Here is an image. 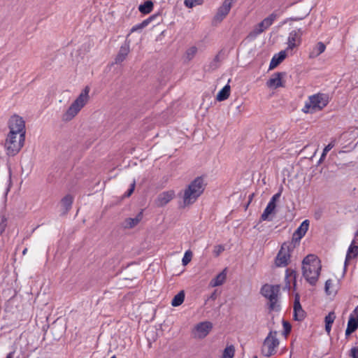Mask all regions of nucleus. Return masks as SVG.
I'll return each mask as SVG.
<instances>
[{
    "label": "nucleus",
    "mask_w": 358,
    "mask_h": 358,
    "mask_svg": "<svg viewBox=\"0 0 358 358\" xmlns=\"http://www.w3.org/2000/svg\"><path fill=\"white\" fill-rule=\"evenodd\" d=\"M110 358H117L115 356H113Z\"/></svg>",
    "instance_id": "obj_46"
},
{
    "label": "nucleus",
    "mask_w": 358,
    "mask_h": 358,
    "mask_svg": "<svg viewBox=\"0 0 358 358\" xmlns=\"http://www.w3.org/2000/svg\"><path fill=\"white\" fill-rule=\"evenodd\" d=\"M143 219V213L140 212L134 217H128L122 222V227L125 229H131L139 224Z\"/></svg>",
    "instance_id": "obj_21"
},
{
    "label": "nucleus",
    "mask_w": 358,
    "mask_h": 358,
    "mask_svg": "<svg viewBox=\"0 0 358 358\" xmlns=\"http://www.w3.org/2000/svg\"><path fill=\"white\" fill-rule=\"evenodd\" d=\"M305 317V312L300 303V296L298 293L295 294L294 302V317L296 320L301 321Z\"/></svg>",
    "instance_id": "obj_19"
},
{
    "label": "nucleus",
    "mask_w": 358,
    "mask_h": 358,
    "mask_svg": "<svg viewBox=\"0 0 358 358\" xmlns=\"http://www.w3.org/2000/svg\"><path fill=\"white\" fill-rule=\"evenodd\" d=\"M351 356L353 358H358V348H355L351 350Z\"/></svg>",
    "instance_id": "obj_41"
},
{
    "label": "nucleus",
    "mask_w": 358,
    "mask_h": 358,
    "mask_svg": "<svg viewBox=\"0 0 358 358\" xmlns=\"http://www.w3.org/2000/svg\"><path fill=\"white\" fill-rule=\"evenodd\" d=\"M273 134H274V131H273V130H271V129H268V130L266 131V137L267 138H271V139H273V137H274V136H273Z\"/></svg>",
    "instance_id": "obj_43"
},
{
    "label": "nucleus",
    "mask_w": 358,
    "mask_h": 358,
    "mask_svg": "<svg viewBox=\"0 0 358 358\" xmlns=\"http://www.w3.org/2000/svg\"><path fill=\"white\" fill-rule=\"evenodd\" d=\"M184 299L185 294L183 291H181L173 297L171 301V305L174 307L178 306L183 303Z\"/></svg>",
    "instance_id": "obj_31"
},
{
    "label": "nucleus",
    "mask_w": 358,
    "mask_h": 358,
    "mask_svg": "<svg viewBox=\"0 0 358 358\" xmlns=\"http://www.w3.org/2000/svg\"><path fill=\"white\" fill-rule=\"evenodd\" d=\"M254 358H257V357H255Z\"/></svg>",
    "instance_id": "obj_48"
},
{
    "label": "nucleus",
    "mask_w": 358,
    "mask_h": 358,
    "mask_svg": "<svg viewBox=\"0 0 358 358\" xmlns=\"http://www.w3.org/2000/svg\"><path fill=\"white\" fill-rule=\"evenodd\" d=\"M292 52V47L289 46L284 50L273 55L269 64V70L276 68L287 57V55Z\"/></svg>",
    "instance_id": "obj_15"
},
{
    "label": "nucleus",
    "mask_w": 358,
    "mask_h": 358,
    "mask_svg": "<svg viewBox=\"0 0 358 358\" xmlns=\"http://www.w3.org/2000/svg\"><path fill=\"white\" fill-rule=\"evenodd\" d=\"M235 353V348L233 345L227 346L222 353V358H233Z\"/></svg>",
    "instance_id": "obj_33"
},
{
    "label": "nucleus",
    "mask_w": 358,
    "mask_h": 358,
    "mask_svg": "<svg viewBox=\"0 0 358 358\" xmlns=\"http://www.w3.org/2000/svg\"><path fill=\"white\" fill-rule=\"evenodd\" d=\"M203 0H185L184 4L186 7L192 8L196 5H201Z\"/></svg>",
    "instance_id": "obj_34"
},
{
    "label": "nucleus",
    "mask_w": 358,
    "mask_h": 358,
    "mask_svg": "<svg viewBox=\"0 0 358 358\" xmlns=\"http://www.w3.org/2000/svg\"><path fill=\"white\" fill-rule=\"evenodd\" d=\"M279 340L277 338L276 331H270L264 341L262 346V353L265 357H271L276 352L279 345Z\"/></svg>",
    "instance_id": "obj_7"
},
{
    "label": "nucleus",
    "mask_w": 358,
    "mask_h": 358,
    "mask_svg": "<svg viewBox=\"0 0 358 358\" xmlns=\"http://www.w3.org/2000/svg\"><path fill=\"white\" fill-rule=\"evenodd\" d=\"M6 358H11V357L10 356H8Z\"/></svg>",
    "instance_id": "obj_47"
},
{
    "label": "nucleus",
    "mask_w": 358,
    "mask_h": 358,
    "mask_svg": "<svg viewBox=\"0 0 358 358\" xmlns=\"http://www.w3.org/2000/svg\"><path fill=\"white\" fill-rule=\"evenodd\" d=\"M282 326L284 329V334L287 335L291 331V324L288 322L283 320Z\"/></svg>",
    "instance_id": "obj_39"
},
{
    "label": "nucleus",
    "mask_w": 358,
    "mask_h": 358,
    "mask_svg": "<svg viewBox=\"0 0 358 358\" xmlns=\"http://www.w3.org/2000/svg\"><path fill=\"white\" fill-rule=\"evenodd\" d=\"M206 186L205 178L199 176L194 179L179 195V206L185 208L194 204L203 193Z\"/></svg>",
    "instance_id": "obj_1"
},
{
    "label": "nucleus",
    "mask_w": 358,
    "mask_h": 358,
    "mask_svg": "<svg viewBox=\"0 0 358 358\" xmlns=\"http://www.w3.org/2000/svg\"><path fill=\"white\" fill-rule=\"evenodd\" d=\"M329 103V96L325 94H316L310 96L305 101L302 111L305 113H314L322 110Z\"/></svg>",
    "instance_id": "obj_4"
},
{
    "label": "nucleus",
    "mask_w": 358,
    "mask_h": 358,
    "mask_svg": "<svg viewBox=\"0 0 358 358\" xmlns=\"http://www.w3.org/2000/svg\"><path fill=\"white\" fill-rule=\"evenodd\" d=\"M175 196L176 193L173 190L164 191L157 196L155 204L158 207H163L169 203Z\"/></svg>",
    "instance_id": "obj_14"
},
{
    "label": "nucleus",
    "mask_w": 358,
    "mask_h": 358,
    "mask_svg": "<svg viewBox=\"0 0 358 358\" xmlns=\"http://www.w3.org/2000/svg\"><path fill=\"white\" fill-rule=\"evenodd\" d=\"M90 87L85 86L80 92L76 99L63 112L62 120L68 122L74 119L80 111L87 105L90 101Z\"/></svg>",
    "instance_id": "obj_3"
},
{
    "label": "nucleus",
    "mask_w": 358,
    "mask_h": 358,
    "mask_svg": "<svg viewBox=\"0 0 358 358\" xmlns=\"http://www.w3.org/2000/svg\"><path fill=\"white\" fill-rule=\"evenodd\" d=\"M226 278L227 269L224 268L222 272H220L210 280L209 285L212 287L220 286L224 283Z\"/></svg>",
    "instance_id": "obj_22"
},
{
    "label": "nucleus",
    "mask_w": 358,
    "mask_h": 358,
    "mask_svg": "<svg viewBox=\"0 0 358 358\" xmlns=\"http://www.w3.org/2000/svg\"><path fill=\"white\" fill-rule=\"evenodd\" d=\"M292 250V246L291 243H283L275 257V266L278 267L286 266L289 262Z\"/></svg>",
    "instance_id": "obj_9"
},
{
    "label": "nucleus",
    "mask_w": 358,
    "mask_h": 358,
    "mask_svg": "<svg viewBox=\"0 0 358 358\" xmlns=\"http://www.w3.org/2000/svg\"><path fill=\"white\" fill-rule=\"evenodd\" d=\"M236 0H224L214 17V21L221 22L229 13L232 4Z\"/></svg>",
    "instance_id": "obj_12"
},
{
    "label": "nucleus",
    "mask_w": 358,
    "mask_h": 358,
    "mask_svg": "<svg viewBox=\"0 0 358 358\" xmlns=\"http://www.w3.org/2000/svg\"><path fill=\"white\" fill-rule=\"evenodd\" d=\"M280 195L281 192H278L272 196L261 216V219L262 220H270L269 216L275 213V209L276 207L275 203L280 199Z\"/></svg>",
    "instance_id": "obj_13"
},
{
    "label": "nucleus",
    "mask_w": 358,
    "mask_h": 358,
    "mask_svg": "<svg viewBox=\"0 0 358 358\" xmlns=\"http://www.w3.org/2000/svg\"><path fill=\"white\" fill-rule=\"evenodd\" d=\"M358 255V246L355 245L353 241L350 245L346 255V260L350 259Z\"/></svg>",
    "instance_id": "obj_29"
},
{
    "label": "nucleus",
    "mask_w": 358,
    "mask_h": 358,
    "mask_svg": "<svg viewBox=\"0 0 358 358\" xmlns=\"http://www.w3.org/2000/svg\"><path fill=\"white\" fill-rule=\"evenodd\" d=\"M142 22L135 26H134L131 29V32H134V31H141L142 30L143 28H145V27H143L142 25Z\"/></svg>",
    "instance_id": "obj_40"
},
{
    "label": "nucleus",
    "mask_w": 358,
    "mask_h": 358,
    "mask_svg": "<svg viewBox=\"0 0 358 358\" xmlns=\"http://www.w3.org/2000/svg\"><path fill=\"white\" fill-rule=\"evenodd\" d=\"M321 268L320 260L314 255H307L302 261V275L311 285L317 283Z\"/></svg>",
    "instance_id": "obj_2"
},
{
    "label": "nucleus",
    "mask_w": 358,
    "mask_h": 358,
    "mask_svg": "<svg viewBox=\"0 0 358 358\" xmlns=\"http://www.w3.org/2000/svg\"><path fill=\"white\" fill-rule=\"evenodd\" d=\"M230 93L231 87L229 84H227L218 92L216 96V100L218 101H224L229 98Z\"/></svg>",
    "instance_id": "obj_24"
},
{
    "label": "nucleus",
    "mask_w": 358,
    "mask_h": 358,
    "mask_svg": "<svg viewBox=\"0 0 358 358\" xmlns=\"http://www.w3.org/2000/svg\"><path fill=\"white\" fill-rule=\"evenodd\" d=\"M130 52L129 46H121L120 50L115 58V62L117 63L122 62L124 61Z\"/></svg>",
    "instance_id": "obj_28"
},
{
    "label": "nucleus",
    "mask_w": 358,
    "mask_h": 358,
    "mask_svg": "<svg viewBox=\"0 0 358 358\" xmlns=\"http://www.w3.org/2000/svg\"><path fill=\"white\" fill-rule=\"evenodd\" d=\"M162 21V17L160 12L155 13L142 22L143 27H147L150 22H155V24H159Z\"/></svg>",
    "instance_id": "obj_25"
},
{
    "label": "nucleus",
    "mask_w": 358,
    "mask_h": 358,
    "mask_svg": "<svg viewBox=\"0 0 358 358\" xmlns=\"http://www.w3.org/2000/svg\"><path fill=\"white\" fill-rule=\"evenodd\" d=\"M358 327V318L350 315L348 322V327L345 330V335L349 336L354 332Z\"/></svg>",
    "instance_id": "obj_23"
},
{
    "label": "nucleus",
    "mask_w": 358,
    "mask_h": 358,
    "mask_svg": "<svg viewBox=\"0 0 358 358\" xmlns=\"http://www.w3.org/2000/svg\"><path fill=\"white\" fill-rule=\"evenodd\" d=\"M224 250V248L223 245H218L215 246L213 250V253L215 256H219L223 251Z\"/></svg>",
    "instance_id": "obj_38"
},
{
    "label": "nucleus",
    "mask_w": 358,
    "mask_h": 358,
    "mask_svg": "<svg viewBox=\"0 0 358 358\" xmlns=\"http://www.w3.org/2000/svg\"><path fill=\"white\" fill-rule=\"evenodd\" d=\"M280 287L278 285L266 284L261 289V294L268 300L269 309L278 311L280 309L278 296Z\"/></svg>",
    "instance_id": "obj_5"
},
{
    "label": "nucleus",
    "mask_w": 358,
    "mask_h": 358,
    "mask_svg": "<svg viewBox=\"0 0 358 358\" xmlns=\"http://www.w3.org/2000/svg\"><path fill=\"white\" fill-rule=\"evenodd\" d=\"M285 73L280 72V73H275L271 76V77L268 79V80L266 82V86L270 89H277L280 87H283V81L282 78L285 76Z\"/></svg>",
    "instance_id": "obj_16"
},
{
    "label": "nucleus",
    "mask_w": 358,
    "mask_h": 358,
    "mask_svg": "<svg viewBox=\"0 0 358 358\" xmlns=\"http://www.w3.org/2000/svg\"><path fill=\"white\" fill-rule=\"evenodd\" d=\"M326 46H313L312 49L309 51V56L310 58H315L324 52Z\"/></svg>",
    "instance_id": "obj_30"
},
{
    "label": "nucleus",
    "mask_w": 358,
    "mask_h": 358,
    "mask_svg": "<svg viewBox=\"0 0 358 358\" xmlns=\"http://www.w3.org/2000/svg\"><path fill=\"white\" fill-rule=\"evenodd\" d=\"M309 227V221L306 220L301 222L300 226L294 231L292 241L294 242H299L306 234Z\"/></svg>",
    "instance_id": "obj_18"
},
{
    "label": "nucleus",
    "mask_w": 358,
    "mask_h": 358,
    "mask_svg": "<svg viewBox=\"0 0 358 358\" xmlns=\"http://www.w3.org/2000/svg\"><path fill=\"white\" fill-rule=\"evenodd\" d=\"M135 185H136V182H135V180H134L131 185L130 189L128 190L127 196H129L133 193L134 188H135Z\"/></svg>",
    "instance_id": "obj_42"
},
{
    "label": "nucleus",
    "mask_w": 358,
    "mask_h": 358,
    "mask_svg": "<svg viewBox=\"0 0 358 358\" xmlns=\"http://www.w3.org/2000/svg\"><path fill=\"white\" fill-rule=\"evenodd\" d=\"M340 288V282L337 278L329 279L325 282V292L327 295L335 296Z\"/></svg>",
    "instance_id": "obj_17"
},
{
    "label": "nucleus",
    "mask_w": 358,
    "mask_h": 358,
    "mask_svg": "<svg viewBox=\"0 0 358 358\" xmlns=\"http://www.w3.org/2000/svg\"><path fill=\"white\" fill-rule=\"evenodd\" d=\"M308 13H306L303 16H301V17H291L290 20H293V21L301 20L303 19L304 17H306L308 15Z\"/></svg>",
    "instance_id": "obj_44"
},
{
    "label": "nucleus",
    "mask_w": 358,
    "mask_h": 358,
    "mask_svg": "<svg viewBox=\"0 0 358 358\" xmlns=\"http://www.w3.org/2000/svg\"><path fill=\"white\" fill-rule=\"evenodd\" d=\"M213 324L210 321H203L196 324L192 330V335L196 339H203L212 331Z\"/></svg>",
    "instance_id": "obj_10"
},
{
    "label": "nucleus",
    "mask_w": 358,
    "mask_h": 358,
    "mask_svg": "<svg viewBox=\"0 0 358 358\" xmlns=\"http://www.w3.org/2000/svg\"><path fill=\"white\" fill-rule=\"evenodd\" d=\"M196 52V48L195 46H191L186 52V58L191 59Z\"/></svg>",
    "instance_id": "obj_37"
},
{
    "label": "nucleus",
    "mask_w": 358,
    "mask_h": 358,
    "mask_svg": "<svg viewBox=\"0 0 358 358\" xmlns=\"http://www.w3.org/2000/svg\"><path fill=\"white\" fill-rule=\"evenodd\" d=\"M153 6H154L153 2L150 0H148V1H145L143 3L139 5L138 10L142 14H148L152 10Z\"/></svg>",
    "instance_id": "obj_26"
},
{
    "label": "nucleus",
    "mask_w": 358,
    "mask_h": 358,
    "mask_svg": "<svg viewBox=\"0 0 358 358\" xmlns=\"http://www.w3.org/2000/svg\"><path fill=\"white\" fill-rule=\"evenodd\" d=\"M192 257V252L190 250H187L185 252V255L182 259V264L183 266H186L189 264Z\"/></svg>",
    "instance_id": "obj_35"
},
{
    "label": "nucleus",
    "mask_w": 358,
    "mask_h": 358,
    "mask_svg": "<svg viewBox=\"0 0 358 358\" xmlns=\"http://www.w3.org/2000/svg\"><path fill=\"white\" fill-rule=\"evenodd\" d=\"M73 199L71 196L67 195L65 197H64L61 201V205L66 211L69 210L71 208V205L73 203Z\"/></svg>",
    "instance_id": "obj_32"
},
{
    "label": "nucleus",
    "mask_w": 358,
    "mask_h": 358,
    "mask_svg": "<svg viewBox=\"0 0 358 358\" xmlns=\"http://www.w3.org/2000/svg\"><path fill=\"white\" fill-rule=\"evenodd\" d=\"M7 134L25 136L26 128L24 119L18 115H13L8 121Z\"/></svg>",
    "instance_id": "obj_8"
},
{
    "label": "nucleus",
    "mask_w": 358,
    "mask_h": 358,
    "mask_svg": "<svg viewBox=\"0 0 358 358\" xmlns=\"http://www.w3.org/2000/svg\"><path fill=\"white\" fill-rule=\"evenodd\" d=\"M317 45H324V43L323 42H318V43Z\"/></svg>",
    "instance_id": "obj_45"
},
{
    "label": "nucleus",
    "mask_w": 358,
    "mask_h": 358,
    "mask_svg": "<svg viewBox=\"0 0 358 358\" xmlns=\"http://www.w3.org/2000/svg\"><path fill=\"white\" fill-rule=\"evenodd\" d=\"M336 319V315L334 312H330L324 319L325 322V330L328 334H330L331 329V325Z\"/></svg>",
    "instance_id": "obj_27"
},
{
    "label": "nucleus",
    "mask_w": 358,
    "mask_h": 358,
    "mask_svg": "<svg viewBox=\"0 0 358 358\" xmlns=\"http://www.w3.org/2000/svg\"><path fill=\"white\" fill-rule=\"evenodd\" d=\"M277 15L274 13L269 15L267 17L264 18L261 22L258 23L253 29V30L248 34L247 38L253 39L257 35L263 32L265 29H268L276 19Z\"/></svg>",
    "instance_id": "obj_11"
},
{
    "label": "nucleus",
    "mask_w": 358,
    "mask_h": 358,
    "mask_svg": "<svg viewBox=\"0 0 358 358\" xmlns=\"http://www.w3.org/2000/svg\"><path fill=\"white\" fill-rule=\"evenodd\" d=\"M334 147V143L331 142L329 143L323 150L320 161L322 162L325 158L327 152L330 151Z\"/></svg>",
    "instance_id": "obj_36"
},
{
    "label": "nucleus",
    "mask_w": 358,
    "mask_h": 358,
    "mask_svg": "<svg viewBox=\"0 0 358 358\" xmlns=\"http://www.w3.org/2000/svg\"><path fill=\"white\" fill-rule=\"evenodd\" d=\"M303 31L301 29L293 30L289 33L287 45H299L302 43Z\"/></svg>",
    "instance_id": "obj_20"
},
{
    "label": "nucleus",
    "mask_w": 358,
    "mask_h": 358,
    "mask_svg": "<svg viewBox=\"0 0 358 358\" xmlns=\"http://www.w3.org/2000/svg\"><path fill=\"white\" fill-rule=\"evenodd\" d=\"M25 136L7 134L4 141V149L8 156L16 155L23 148Z\"/></svg>",
    "instance_id": "obj_6"
}]
</instances>
